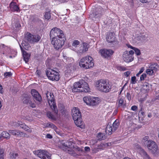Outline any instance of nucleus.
I'll return each mask as SVG.
<instances>
[{
  "label": "nucleus",
  "instance_id": "473e14b6",
  "mask_svg": "<svg viewBox=\"0 0 159 159\" xmlns=\"http://www.w3.org/2000/svg\"><path fill=\"white\" fill-rule=\"evenodd\" d=\"M100 14H97L96 13H93L92 14L90 15V17L93 20H95V19L93 18L96 19L100 16Z\"/></svg>",
  "mask_w": 159,
  "mask_h": 159
},
{
  "label": "nucleus",
  "instance_id": "c85d7f7f",
  "mask_svg": "<svg viewBox=\"0 0 159 159\" xmlns=\"http://www.w3.org/2000/svg\"><path fill=\"white\" fill-rule=\"evenodd\" d=\"M83 101L87 105H90L91 97L86 96L83 98Z\"/></svg>",
  "mask_w": 159,
  "mask_h": 159
},
{
  "label": "nucleus",
  "instance_id": "20e7f679",
  "mask_svg": "<svg viewBox=\"0 0 159 159\" xmlns=\"http://www.w3.org/2000/svg\"><path fill=\"white\" fill-rule=\"evenodd\" d=\"M65 39L64 35H62L60 37H54L52 39L51 43L54 48L58 50L64 45Z\"/></svg>",
  "mask_w": 159,
  "mask_h": 159
},
{
  "label": "nucleus",
  "instance_id": "052dcab7",
  "mask_svg": "<svg viewBox=\"0 0 159 159\" xmlns=\"http://www.w3.org/2000/svg\"><path fill=\"white\" fill-rule=\"evenodd\" d=\"M138 109V107L136 106H133L131 107V109L134 111H136Z\"/></svg>",
  "mask_w": 159,
  "mask_h": 159
},
{
  "label": "nucleus",
  "instance_id": "f257e3e1",
  "mask_svg": "<svg viewBox=\"0 0 159 159\" xmlns=\"http://www.w3.org/2000/svg\"><path fill=\"white\" fill-rule=\"evenodd\" d=\"M73 92L88 93L90 91V89L87 83L83 80H81L79 82H75L72 88Z\"/></svg>",
  "mask_w": 159,
  "mask_h": 159
},
{
  "label": "nucleus",
  "instance_id": "864d4df0",
  "mask_svg": "<svg viewBox=\"0 0 159 159\" xmlns=\"http://www.w3.org/2000/svg\"><path fill=\"white\" fill-rule=\"evenodd\" d=\"M28 105L32 108H34L35 107V105L34 103H32L31 101L29 103Z\"/></svg>",
  "mask_w": 159,
  "mask_h": 159
},
{
  "label": "nucleus",
  "instance_id": "e2e57ef3",
  "mask_svg": "<svg viewBox=\"0 0 159 159\" xmlns=\"http://www.w3.org/2000/svg\"><path fill=\"white\" fill-rule=\"evenodd\" d=\"M130 74V72L127 71L124 73V74L126 77H128Z\"/></svg>",
  "mask_w": 159,
  "mask_h": 159
},
{
  "label": "nucleus",
  "instance_id": "9d476101",
  "mask_svg": "<svg viewBox=\"0 0 159 159\" xmlns=\"http://www.w3.org/2000/svg\"><path fill=\"white\" fill-rule=\"evenodd\" d=\"M59 147L61 148L64 151H66L67 150L68 152L73 156H75V154L74 153V151L71 148H69L67 145L66 143L64 141L62 140L59 142L58 143Z\"/></svg>",
  "mask_w": 159,
  "mask_h": 159
},
{
  "label": "nucleus",
  "instance_id": "dca6fc26",
  "mask_svg": "<svg viewBox=\"0 0 159 159\" xmlns=\"http://www.w3.org/2000/svg\"><path fill=\"white\" fill-rule=\"evenodd\" d=\"M31 93L34 99L40 102L42 100V98L39 93L35 89H33L31 90Z\"/></svg>",
  "mask_w": 159,
  "mask_h": 159
},
{
  "label": "nucleus",
  "instance_id": "a878e982",
  "mask_svg": "<svg viewBox=\"0 0 159 159\" xmlns=\"http://www.w3.org/2000/svg\"><path fill=\"white\" fill-rule=\"evenodd\" d=\"M97 137L98 140H101L105 139L107 136L105 134L100 133L98 134Z\"/></svg>",
  "mask_w": 159,
  "mask_h": 159
},
{
  "label": "nucleus",
  "instance_id": "6e6d98bb",
  "mask_svg": "<svg viewBox=\"0 0 159 159\" xmlns=\"http://www.w3.org/2000/svg\"><path fill=\"white\" fill-rule=\"evenodd\" d=\"M133 113L132 112H128L127 115L128 116V119H129L133 116Z\"/></svg>",
  "mask_w": 159,
  "mask_h": 159
},
{
  "label": "nucleus",
  "instance_id": "a211bd4d",
  "mask_svg": "<svg viewBox=\"0 0 159 159\" xmlns=\"http://www.w3.org/2000/svg\"><path fill=\"white\" fill-rule=\"evenodd\" d=\"M100 102V98L97 97H91L90 106H94L98 104Z\"/></svg>",
  "mask_w": 159,
  "mask_h": 159
},
{
  "label": "nucleus",
  "instance_id": "338daca9",
  "mask_svg": "<svg viewBox=\"0 0 159 159\" xmlns=\"http://www.w3.org/2000/svg\"><path fill=\"white\" fill-rule=\"evenodd\" d=\"M128 53L129 54V55H131V56H132L133 57V55L134 53V52L133 50H130L128 52Z\"/></svg>",
  "mask_w": 159,
  "mask_h": 159
},
{
  "label": "nucleus",
  "instance_id": "4468645a",
  "mask_svg": "<svg viewBox=\"0 0 159 159\" xmlns=\"http://www.w3.org/2000/svg\"><path fill=\"white\" fill-rule=\"evenodd\" d=\"M106 39L108 43H114L115 44H117V42L116 41L114 34L111 32L108 33L106 35Z\"/></svg>",
  "mask_w": 159,
  "mask_h": 159
},
{
  "label": "nucleus",
  "instance_id": "6e6552de",
  "mask_svg": "<svg viewBox=\"0 0 159 159\" xmlns=\"http://www.w3.org/2000/svg\"><path fill=\"white\" fill-rule=\"evenodd\" d=\"M62 35H64L63 31L57 27L53 28L50 32L51 39H52L54 37H60Z\"/></svg>",
  "mask_w": 159,
  "mask_h": 159
},
{
  "label": "nucleus",
  "instance_id": "bf43d9fd",
  "mask_svg": "<svg viewBox=\"0 0 159 159\" xmlns=\"http://www.w3.org/2000/svg\"><path fill=\"white\" fill-rule=\"evenodd\" d=\"M12 126L14 127H16L19 126V125H18V122H13L12 123Z\"/></svg>",
  "mask_w": 159,
  "mask_h": 159
},
{
  "label": "nucleus",
  "instance_id": "680f3d73",
  "mask_svg": "<svg viewBox=\"0 0 159 159\" xmlns=\"http://www.w3.org/2000/svg\"><path fill=\"white\" fill-rule=\"evenodd\" d=\"M126 98L127 99L130 101L131 99V96L130 94L129 93H127L126 94Z\"/></svg>",
  "mask_w": 159,
  "mask_h": 159
},
{
  "label": "nucleus",
  "instance_id": "f03ea898",
  "mask_svg": "<svg viewBox=\"0 0 159 159\" xmlns=\"http://www.w3.org/2000/svg\"><path fill=\"white\" fill-rule=\"evenodd\" d=\"M148 136H145L142 141V143L145 146H147L150 152L155 153L157 152V146L153 141L149 139Z\"/></svg>",
  "mask_w": 159,
  "mask_h": 159
},
{
  "label": "nucleus",
  "instance_id": "f704fd0d",
  "mask_svg": "<svg viewBox=\"0 0 159 159\" xmlns=\"http://www.w3.org/2000/svg\"><path fill=\"white\" fill-rule=\"evenodd\" d=\"M83 147L82 148H79L77 146H76L74 148V150H72L75 153V156L76 155V153L74 152V151H75V152H82L83 151Z\"/></svg>",
  "mask_w": 159,
  "mask_h": 159
},
{
  "label": "nucleus",
  "instance_id": "09e8293b",
  "mask_svg": "<svg viewBox=\"0 0 159 159\" xmlns=\"http://www.w3.org/2000/svg\"><path fill=\"white\" fill-rule=\"evenodd\" d=\"M136 78L135 76H134L132 77L131 78V83L132 84H135L136 82Z\"/></svg>",
  "mask_w": 159,
  "mask_h": 159
},
{
  "label": "nucleus",
  "instance_id": "7c9ffc66",
  "mask_svg": "<svg viewBox=\"0 0 159 159\" xmlns=\"http://www.w3.org/2000/svg\"><path fill=\"white\" fill-rule=\"evenodd\" d=\"M10 134L8 132L6 131H3L1 134V137L7 139H8L10 137Z\"/></svg>",
  "mask_w": 159,
  "mask_h": 159
},
{
  "label": "nucleus",
  "instance_id": "774afa93",
  "mask_svg": "<svg viewBox=\"0 0 159 159\" xmlns=\"http://www.w3.org/2000/svg\"><path fill=\"white\" fill-rule=\"evenodd\" d=\"M36 74L38 75V76H39L40 74V71L39 70H37L36 72Z\"/></svg>",
  "mask_w": 159,
  "mask_h": 159
},
{
  "label": "nucleus",
  "instance_id": "9b49d317",
  "mask_svg": "<svg viewBox=\"0 0 159 159\" xmlns=\"http://www.w3.org/2000/svg\"><path fill=\"white\" fill-rule=\"evenodd\" d=\"M99 52L103 57L108 58L113 54L114 51L111 49H104L100 50Z\"/></svg>",
  "mask_w": 159,
  "mask_h": 159
},
{
  "label": "nucleus",
  "instance_id": "49530a36",
  "mask_svg": "<svg viewBox=\"0 0 159 159\" xmlns=\"http://www.w3.org/2000/svg\"><path fill=\"white\" fill-rule=\"evenodd\" d=\"M133 50L134 51L135 54L137 55H139L140 54L141 52H140V51L138 49L136 48H134Z\"/></svg>",
  "mask_w": 159,
  "mask_h": 159
},
{
  "label": "nucleus",
  "instance_id": "412c9836",
  "mask_svg": "<svg viewBox=\"0 0 159 159\" xmlns=\"http://www.w3.org/2000/svg\"><path fill=\"white\" fill-rule=\"evenodd\" d=\"M10 7L11 10L12 11H18L19 10V8L16 3L14 2H11L10 4Z\"/></svg>",
  "mask_w": 159,
  "mask_h": 159
},
{
  "label": "nucleus",
  "instance_id": "6ab92c4d",
  "mask_svg": "<svg viewBox=\"0 0 159 159\" xmlns=\"http://www.w3.org/2000/svg\"><path fill=\"white\" fill-rule=\"evenodd\" d=\"M20 48L23 53L24 60L26 63H27L29 61V60L30 57V54L27 53V52L23 51L22 48L20 46Z\"/></svg>",
  "mask_w": 159,
  "mask_h": 159
},
{
  "label": "nucleus",
  "instance_id": "603ef678",
  "mask_svg": "<svg viewBox=\"0 0 159 159\" xmlns=\"http://www.w3.org/2000/svg\"><path fill=\"white\" fill-rule=\"evenodd\" d=\"M144 70V68L143 67H142L139 72L136 74V76H138L140 74L142 73Z\"/></svg>",
  "mask_w": 159,
  "mask_h": 159
},
{
  "label": "nucleus",
  "instance_id": "0e129e2a",
  "mask_svg": "<svg viewBox=\"0 0 159 159\" xmlns=\"http://www.w3.org/2000/svg\"><path fill=\"white\" fill-rule=\"evenodd\" d=\"M46 137L50 139H51L52 138V135H51L49 134H48L46 135Z\"/></svg>",
  "mask_w": 159,
  "mask_h": 159
},
{
  "label": "nucleus",
  "instance_id": "b1692460",
  "mask_svg": "<svg viewBox=\"0 0 159 159\" xmlns=\"http://www.w3.org/2000/svg\"><path fill=\"white\" fill-rule=\"evenodd\" d=\"M150 85L147 83H144L143 85L142 90L145 93L148 92L150 89Z\"/></svg>",
  "mask_w": 159,
  "mask_h": 159
},
{
  "label": "nucleus",
  "instance_id": "7ed1b4c3",
  "mask_svg": "<svg viewBox=\"0 0 159 159\" xmlns=\"http://www.w3.org/2000/svg\"><path fill=\"white\" fill-rule=\"evenodd\" d=\"M79 65L85 69L92 67L94 65L93 59L89 56H87L81 59L79 63Z\"/></svg>",
  "mask_w": 159,
  "mask_h": 159
},
{
  "label": "nucleus",
  "instance_id": "ea45409f",
  "mask_svg": "<svg viewBox=\"0 0 159 159\" xmlns=\"http://www.w3.org/2000/svg\"><path fill=\"white\" fill-rule=\"evenodd\" d=\"M12 75V73L10 72H6L4 73V78H8L10 77Z\"/></svg>",
  "mask_w": 159,
  "mask_h": 159
},
{
  "label": "nucleus",
  "instance_id": "39448f33",
  "mask_svg": "<svg viewBox=\"0 0 159 159\" xmlns=\"http://www.w3.org/2000/svg\"><path fill=\"white\" fill-rule=\"evenodd\" d=\"M46 96L51 108L54 111L55 113L57 114L58 111L57 108L54 95L50 92H47L46 93Z\"/></svg>",
  "mask_w": 159,
  "mask_h": 159
},
{
  "label": "nucleus",
  "instance_id": "a19ab883",
  "mask_svg": "<svg viewBox=\"0 0 159 159\" xmlns=\"http://www.w3.org/2000/svg\"><path fill=\"white\" fill-rule=\"evenodd\" d=\"M154 72V71L150 68L147 69L146 70V73L149 75H152Z\"/></svg>",
  "mask_w": 159,
  "mask_h": 159
},
{
  "label": "nucleus",
  "instance_id": "c9c22d12",
  "mask_svg": "<svg viewBox=\"0 0 159 159\" xmlns=\"http://www.w3.org/2000/svg\"><path fill=\"white\" fill-rule=\"evenodd\" d=\"M47 115L48 117L50 119H55L56 118L49 111L47 112Z\"/></svg>",
  "mask_w": 159,
  "mask_h": 159
},
{
  "label": "nucleus",
  "instance_id": "e433bc0d",
  "mask_svg": "<svg viewBox=\"0 0 159 159\" xmlns=\"http://www.w3.org/2000/svg\"><path fill=\"white\" fill-rule=\"evenodd\" d=\"M134 147L135 149L139 150V151H140V152H141L142 150H143L141 148L140 145L137 143L134 144Z\"/></svg>",
  "mask_w": 159,
  "mask_h": 159
},
{
  "label": "nucleus",
  "instance_id": "5701e85b",
  "mask_svg": "<svg viewBox=\"0 0 159 159\" xmlns=\"http://www.w3.org/2000/svg\"><path fill=\"white\" fill-rule=\"evenodd\" d=\"M106 132L107 134H108V135H110L112 134V132H114V131H113L112 126L108 124L106 127Z\"/></svg>",
  "mask_w": 159,
  "mask_h": 159
},
{
  "label": "nucleus",
  "instance_id": "4be33fe9",
  "mask_svg": "<svg viewBox=\"0 0 159 159\" xmlns=\"http://www.w3.org/2000/svg\"><path fill=\"white\" fill-rule=\"evenodd\" d=\"M81 118L80 119L74 120L75 123L76 125L81 128H83L84 127V125L83 122L81 120Z\"/></svg>",
  "mask_w": 159,
  "mask_h": 159
},
{
  "label": "nucleus",
  "instance_id": "a18cd8bd",
  "mask_svg": "<svg viewBox=\"0 0 159 159\" xmlns=\"http://www.w3.org/2000/svg\"><path fill=\"white\" fill-rule=\"evenodd\" d=\"M79 44L80 42L78 41L75 40L73 41L72 45L73 46L75 47H76L78 45H79Z\"/></svg>",
  "mask_w": 159,
  "mask_h": 159
},
{
  "label": "nucleus",
  "instance_id": "4c0bfd02",
  "mask_svg": "<svg viewBox=\"0 0 159 159\" xmlns=\"http://www.w3.org/2000/svg\"><path fill=\"white\" fill-rule=\"evenodd\" d=\"M51 16V13L49 12H45L44 15V17L45 19L48 20L50 19Z\"/></svg>",
  "mask_w": 159,
  "mask_h": 159
},
{
  "label": "nucleus",
  "instance_id": "f3484780",
  "mask_svg": "<svg viewBox=\"0 0 159 159\" xmlns=\"http://www.w3.org/2000/svg\"><path fill=\"white\" fill-rule=\"evenodd\" d=\"M88 47L87 43H84L80 47L79 49H78V52L79 53H83L88 51Z\"/></svg>",
  "mask_w": 159,
  "mask_h": 159
},
{
  "label": "nucleus",
  "instance_id": "393cba45",
  "mask_svg": "<svg viewBox=\"0 0 159 159\" xmlns=\"http://www.w3.org/2000/svg\"><path fill=\"white\" fill-rule=\"evenodd\" d=\"M18 156V154L14 151H12L10 152L9 154V159H16V157Z\"/></svg>",
  "mask_w": 159,
  "mask_h": 159
},
{
  "label": "nucleus",
  "instance_id": "c756f323",
  "mask_svg": "<svg viewBox=\"0 0 159 159\" xmlns=\"http://www.w3.org/2000/svg\"><path fill=\"white\" fill-rule=\"evenodd\" d=\"M119 125V121L118 120H116L112 124V128L113 131H114L116 129Z\"/></svg>",
  "mask_w": 159,
  "mask_h": 159
},
{
  "label": "nucleus",
  "instance_id": "f8f14e48",
  "mask_svg": "<svg viewBox=\"0 0 159 159\" xmlns=\"http://www.w3.org/2000/svg\"><path fill=\"white\" fill-rule=\"evenodd\" d=\"M72 115L74 120L79 119L81 118V112L78 108L75 107L72 110Z\"/></svg>",
  "mask_w": 159,
  "mask_h": 159
},
{
  "label": "nucleus",
  "instance_id": "79ce46f5",
  "mask_svg": "<svg viewBox=\"0 0 159 159\" xmlns=\"http://www.w3.org/2000/svg\"><path fill=\"white\" fill-rule=\"evenodd\" d=\"M4 150L2 148H0V159H4Z\"/></svg>",
  "mask_w": 159,
  "mask_h": 159
},
{
  "label": "nucleus",
  "instance_id": "2eb2a0df",
  "mask_svg": "<svg viewBox=\"0 0 159 159\" xmlns=\"http://www.w3.org/2000/svg\"><path fill=\"white\" fill-rule=\"evenodd\" d=\"M123 59L126 62H129L133 60V57L131 55L129 54L128 51H125L123 54Z\"/></svg>",
  "mask_w": 159,
  "mask_h": 159
},
{
  "label": "nucleus",
  "instance_id": "8fccbe9b",
  "mask_svg": "<svg viewBox=\"0 0 159 159\" xmlns=\"http://www.w3.org/2000/svg\"><path fill=\"white\" fill-rule=\"evenodd\" d=\"M25 119L28 121H31L33 119L30 116H26L25 118Z\"/></svg>",
  "mask_w": 159,
  "mask_h": 159
},
{
  "label": "nucleus",
  "instance_id": "5fc2aeb1",
  "mask_svg": "<svg viewBox=\"0 0 159 159\" xmlns=\"http://www.w3.org/2000/svg\"><path fill=\"white\" fill-rule=\"evenodd\" d=\"M48 126L49 127L52 128L54 129H55L56 128V126L55 125H53V124L51 123H49L48 124Z\"/></svg>",
  "mask_w": 159,
  "mask_h": 159
},
{
  "label": "nucleus",
  "instance_id": "69168bd1",
  "mask_svg": "<svg viewBox=\"0 0 159 159\" xmlns=\"http://www.w3.org/2000/svg\"><path fill=\"white\" fill-rule=\"evenodd\" d=\"M84 150L86 152H88L90 151V148L89 147H86L84 148Z\"/></svg>",
  "mask_w": 159,
  "mask_h": 159
},
{
  "label": "nucleus",
  "instance_id": "ddd939ff",
  "mask_svg": "<svg viewBox=\"0 0 159 159\" xmlns=\"http://www.w3.org/2000/svg\"><path fill=\"white\" fill-rule=\"evenodd\" d=\"M106 80L101 79L96 82L95 86L97 89L99 91L103 92L104 90Z\"/></svg>",
  "mask_w": 159,
  "mask_h": 159
},
{
  "label": "nucleus",
  "instance_id": "3c124183",
  "mask_svg": "<svg viewBox=\"0 0 159 159\" xmlns=\"http://www.w3.org/2000/svg\"><path fill=\"white\" fill-rule=\"evenodd\" d=\"M124 100L123 98H121L119 100V106H121L123 104Z\"/></svg>",
  "mask_w": 159,
  "mask_h": 159
},
{
  "label": "nucleus",
  "instance_id": "aec40b11",
  "mask_svg": "<svg viewBox=\"0 0 159 159\" xmlns=\"http://www.w3.org/2000/svg\"><path fill=\"white\" fill-rule=\"evenodd\" d=\"M105 84L104 89H103V92L107 93L110 91L111 86L109 83L106 80V82L104 83Z\"/></svg>",
  "mask_w": 159,
  "mask_h": 159
},
{
  "label": "nucleus",
  "instance_id": "72a5a7b5",
  "mask_svg": "<svg viewBox=\"0 0 159 159\" xmlns=\"http://www.w3.org/2000/svg\"><path fill=\"white\" fill-rule=\"evenodd\" d=\"M12 25L13 26H15L16 28H19L20 26V25L19 21L17 20L14 21L13 20L12 21Z\"/></svg>",
  "mask_w": 159,
  "mask_h": 159
},
{
  "label": "nucleus",
  "instance_id": "de8ad7c7",
  "mask_svg": "<svg viewBox=\"0 0 159 159\" xmlns=\"http://www.w3.org/2000/svg\"><path fill=\"white\" fill-rule=\"evenodd\" d=\"M23 129L29 133H30L32 131L31 129L26 125L25 126L24 128Z\"/></svg>",
  "mask_w": 159,
  "mask_h": 159
},
{
  "label": "nucleus",
  "instance_id": "0eeeda50",
  "mask_svg": "<svg viewBox=\"0 0 159 159\" xmlns=\"http://www.w3.org/2000/svg\"><path fill=\"white\" fill-rule=\"evenodd\" d=\"M35 154L41 159H51V155L47 151L39 150L34 152Z\"/></svg>",
  "mask_w": 159,
  "mask_h": 159
},
{
  "label": "nucleus",
  "instance_id": "13d9d810",
  "mask_svg": "<svg viewBox=\"0 0 159 159\" xmlns=\"http://www.w3.org/2000/svg\"><path fill=\"white\" fill-rule=\"evenodd\" d=\"M22 46L24 47V48L25 49L27 50L28 48H28V47H30V46L28 44H25L24 43H22Z\"/></svg>",
  "mask_w": 159,
  "mask_h": 159
},
{
  "label": "nucleus",
  "instance_id": "bb28decb",
  "mask_svg": "<svg viewBox=\"0 0 159 159\" xmlns=\"http://www.w3.org/2000/svg\"><path fill=\"white\" fill-rule=\"evenodd\" d=\"M16 136H20V137H28V136L27 134L18 130H17Z\"/></svg>",
  "mask_w": 159,
  "mask_h": 159
},
{
  "label": "nucleus",
  "instance_id": "1a4fd4ad",
  "mask_svg": "<svg viewBox=\"0 0 159 159\" xmlns=\"http://www.w3.org/2000/svg\"><path fill=\"white\" fill-rule=\"evenodd\" d=\"M41 38V36L38 34L32 35L30 33H27L25 36L26 39L31 43L38 42Z\"/></svg>",
  "mask_w": 159,
  "mask_h": 159
},
{
  "label": "nucleus",
  "instance_id": "cd10ccee",
  "mask_svg": "<svg viewBox=\"0 0 159 159\" xmlns=\"http://www.w3.org/2000/svg\"><path fill=\"white\" fill-rule=\"evenodd\" d=\"M140 153L144 159H150V158L144 150H142Z\"/></svg>",
  "mask_w": 159,
  "mask_h": 159
},
{
  "label": "nucleus",
  "instance_id": "4d7b16f0",
  "mask_svg": "<svg viewBox=\"0 0 159 159\" xmlns=\"http://www.w3.org/2000/svg\"><path fill=\"white\" fill-rule=\"evenodd\" d=\"M146 75L145 74H143L140 77V79L141 80H144V79L146 78Z\"/></svg>",
  "mask_w": 159,
  "mask_h": 159
},
{
  "label": "nucleus",
  "instance_id": "58836bf2",
  "mask_svg": "<svg viewBox=\"0 0 159 159\" xmlns=\"http://www.w3.org/2000/svg\"><path fill=\"white\" fill-rule=\"evenodd\" d=\"M30 101V98L28 97L25 98L23 99V102L24 103H25L28 104Z\"/></svg>",
  "mask_w": 159,
  "mask_h": 159
},
{
  "label": "nucleus",
  "instance_id": "423d86ee",
  "mask_svg": "<svg viewBox=\"0 0 159 159\" xmlns=\"http://www.w3.org/2000/svg\"><path fill=\"white\" fill-rule=\"evenodd\" d=\"M46 74L48 78L52 80L58 81L60 78V76L59 73L51 69H48L46 71Z\"/></svg>",
  "mask_w": 159,
  "mask_h": 159
},
{
  "label": "nucleus",
  "instance_id": "c03bdc74",
  "mask_svg": "<svg viewBox=\"0 0 159 159\" xmlns=\"http://www.w3.org/2000/svg\"><path fill=\"white\" fill-rule=\"evenodd\" d=\"M18 125H19V126H20L23 129L24 128L25 126L26 125L25 123H22L20 121H18Z\"/></svg>",
  "mask_w": 159,
  "mask_h": 159
},
{
  "label": "nucleus",
  "instance_id": "37998d69",
  "mask_svg": "<svg viewBox=\"0 0 159 159\" xmlns=\"http://www.w3.org/2000/svg\"><path fill=\"white\" fill-rule=\"evenodd\" d=\"M17 130L16 129L10 130H9V133H10L11 134L16 136V134Z\"/></svg>",
  "mask_w": 159,
  "mask_h": 159
},
{
  "label": "nucleus",
  "instance_id": "2f4dec72",
  "mask_svg": "<svg viewBox=\"0 0 159 159\" xmlns=\"http://www.w3.org/2000/svg\"><path fill=\"white\" fill-rule=\"evenodd\" d=\"M149 67L150 69H152L155 72L157 70L158 66L157 63H154L151 64Z\"/></svg>",
  "mask_w": 159,
  "mask_h": 159
}]
</instances>
